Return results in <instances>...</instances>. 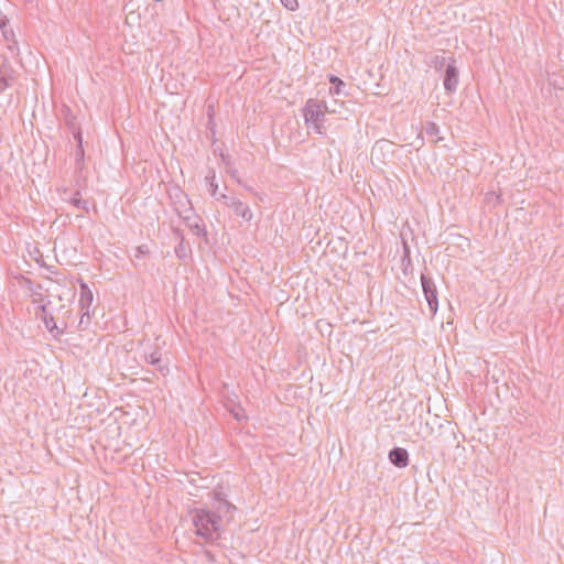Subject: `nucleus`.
<instances>
[{"mask_svg":"<svg viewBox=\"0 0 564 564\" xmlns=\"http://www.w3.org/2000/svg\"><path fill=\"white\" fill-rule=\"evenodd\" d=\"M192 522L196 535L205 542H214L220 536V516L214 511L198 508L193 511Z\"/></svg>","mask_w":564,"mask_h":564,"instance_id":"nucleus-1","label":"nucleus"},{"mask_svg":"<svg viewBox=\"0 0 564 564\" xmlns=\"http://www.w3.org/2000/svg\"><path fill=\"white\" fill-rule=\"evenodd\" d=\"M325 110H328L326 105L315 99H308L303 109L306 124L312 126L314 131L319 134L325 132L323 126Z\"/></svg>","mask_w":564,"mask_h":564,"instance_id":"nucleus-2","label":"nucleus"},{"mask_svg":"<svg viewBox=\"0 0 564 564\" xmlns=\"http://www.w3.org/2000/svg\"><path fill=\"white\" fill-rule=\"evenodd\" d=\"M422 291L429 306L430 315L436 314L438 308L437 290L433 279L424 273L421 274Z\"/></svg>","mask_w":564,"mask_h":564,"instance_id":"nucleus-3","label":"nucleus"},{"mask_svg":"<svg viewBox=\"0 0 564 564\" xmlns=\"http://www.w3.org/2000/svg\"><path fill=\"white\" fill-rule=\"evenodd\" d=\"M217 200L224 202L230 209H232L236 216L241 217L245 221L250 223L252 220L253 213L249 205L242 200L226 194H219Z\"/></svg>","mask_w":564,"mask_h":564,"instance_id":"nucleus-4","label":"nucleus"},{"mask_svg":"<svg viewBox=\"0 0 564 564\" xmlns=\"http://www.w3.org/2000/svg\"><path fill=\"white\" fill-rule=\"evenodd\" d=\"M93 292L86 284L80 285V299H79V307L82 312V317L79 322V326L84 324H89L90 322V306L93 304Z\"/></svg>","mask_w":564,"mask_h":564,"instance_id":"nucleus-5","label":"nucleus"},{"mask_svg":"<svg viewBox=\"0 0 564 564\" xmlns=\"http://www.w3.org/2000/svg\"><path fill=\"white\" fill-rule=\"evenodd\" d=\"M173 199V206L174 210L178 215V217H182L186 214L192 215L193 214V206L191 200L188 199L187 195L183 193L182 191H177L173 196H171Z\"/></svg>","mask_w":564,"mask_h":564,"instance_id":"nucleus-6","label":"nucleus"},{"mask_svg":"<svg viewBox=\"0 0 564 564\" xmlns=\"http://www.w3.org/2000/svg\"><path fill=\"white\" fill-rule=\"evenodd\" d=\"M458 69L454 61L446 65L444 74V88L447 93H454L458 86Z\"/></svg>","mask_w":564,"mask_h":564,"instance_id":"nucleus-7","label":"nucleus"},{"mask_svg":"<svg viewBox=\"0 0 564 564\" xmlns=\"http://www.w3.org/2000/svg\"><path fill=\"white\" fill-rule=\"evenodd\" d=\"M14 69L7 58H1L0 63V93L4 91L9 86L10 82L13 80Z\"/></svg>","mask_w":564,"mask_h":564,"instance_id":"nucleus-8","label":"nucleus"},{"mask_svg":"<svg viewBox=\"0 0 564 564\" xmlns=\"http://www.w3.org/2000/svg\"><path fill=\"white\" fill-rule=\"evenodd\" d=\"M390 462L399 468L406 467L409 464V454L405 448L402 447H393L389 452Z\"/></svg>","mask_w":564,"mask_h":564,"instance_id":"nucleus-9","label":"nucleus"},{"mask_svg":"<svg viewBox=\"0 0 564 564\" xmlns=\"http://www.w3.org/2000/svg\"><path fill=\"white\" fill-rule=\"evenodd\" d=\"M181 218L195 235L200 236L206 234L204 226L200 224L202 219L195 214V210H193L192 215L186 214Z\"/></svg>","mask_w":564,"mask_h":564,"instance_id":"nucleus-10","label":"nucleus"},{"mask_svg":"<svg viewBox=\"0 0 564 564\" xmlns=\"http://www.w3.org/2000/svg\"><path fill=\"white\" fill-rule=\"evenodd\" d=\"M145 360L148 364L155 367V369L162 375L166 376L170 372L167 364H164L161 358V352L159 350H153L149 354H145Z\"/></svg>","mask_w":564,"mask_h":564,"instance_id":"nucleus-11","label":"nucleus"},{"mask_svg":"<svg viewBox=\"0 0 564 564\" xmlns=\"http://www.w3.org/2000/svg\"><path fill=\"white\" fill-rule=\"evenodd\" d=\"M215 502L217 503L215 506L216 511H214L216 514H219L220 518L223 514H227L231 512L232 510H236V507L230 503L221 492H216L214 496Z\"/></svg>","mask_w":564,"mask_h":564,"instance_id":"nucleus-12","label":"nucleus"},{"mask_svg":"<svg viewBox=\"0 0 564 564\" xmlns=\"http://www.w3.org/2000/svg\"><path fill=\"white\" fill-rule=\"evenodd\" d=\"M40 308H41V311H42L43 313H45V306H44V305H42ZM42 318H43L44 325H45V327L47 328V330H48L50 333L54 334V336H57V335H59V334H62V333H63V330H61V329L57 327V325H56V323H55V321H54V317H53L52 315H48V316H47L46 314H44V315L42 316Z\"/></svg>","mask_w":564,"mask_h":564,"instance_id":"nucleus-13","label":"nucleus"},{"mask_svg":"<svg viewBox=\"0 0 564 564\" xmlns=\"http://www.w3.org/2000/svg\"><path fill=\"white\" fill-rule=\"evenodd\" d=\"M424 131L426 135L432 139V142L437 143L442 140V138L438 137L440 127L435 122H426Z\"/></svg>","mask_w":564,"mask_h":564,"instance_id":"nucleus-14","label":"nucleus"},{"mask_svg":"<svg viewBox=\"0 0 564 564\" xmlns=\"http://www.w3.org/2000/svg\"><path fill=\"white\" fill-rule=\"evenodd\" d=\"M329 83H330L329 93L332 95H340L343 93V88L346 86V84L339 77H337L335 75L329 76Z\"/></svg>","mask_w":564,"mask_h":564,"instance_id":"nucleus-15","label":"nucleus"},{"mask_svg":"<svg viewBox=\"0 0 564 564\" xmlns=\"http://www.w3.org/2000/svg\"><path fill=\"white\" fill-rule=\"evenodd\" d=\"M174 232L181 238L180 243L175 247V254L180 259H184L187 257V248L184 245V237L180 229H175Z\"/></svg>","mask_w":564,"mask_h":564,"instance_id":"nucleus-16","label":"nucleus"},{"mask_svg":"<svg viewBox=\"0 0 564 564\" xmlns=\"http://www.w3.org/2000/svg\"><path fill=\"white\" fill-rule=\"evenodd\" d=\"M70 204L79 209H83L85 212L89 210V203L88 200H84L79 196V192H76L74 196L69 199Z\"/></svg>","mask_w":564,"mask_h":564,"instance_id":"nucleus-17","label":"nucleus"},{"mask_svg":"<svg viewBox=\"0 0 564 564\" xmlns=\"http://www.w3.org/2000/svg\"><path fill=\"white\" fill-rule=\"evenodd\" d=\"M73 135H74V139L77 141L78 145H77V151H76V156L77 159H83L84 158V150H83V138H82V131L80 130H74L73 131Z\"/></svg>","mask_w":564,"mask_h":564,"instance_id":"nucleus-18","label":"nucleus"},{"mask_svg":"<svg viewBox=\"0 0 564 564\" xmlns=\"http://www.w3.org/2000/svg\"><path fill=\"white\" fill-rule=\"evenodd\" d=\"M206 180H210L209 192H210V195L217 199L219 196H217L218 185L214 182L215 174L213 173L212 176H206Z\"/></svg>","mask_w":564,"mask_h":564,"instance_id":"nucleus-19","label":"nucleus"},{"mask_svg":"<svg viewBox=\"0 0 564 564\" xmlns=\"http://www.w3.org/2000/svg\"><path fill=\"white\" fill-rule=\"evenodd\" d=\"M285 9L290 11H295L299 8L297 0H280Z\"/></svg>","mask_w":564,"mask_h":564,"instance_id":"nucleus-20","label":"nucleus"},{"mask_svg":"<svg viewBox=\"0 0 564 564\" xmlns=\"http://www.w3.org/2000/svg\"><path fill=\"white\" fill-rule=\"evenodd\" d=\"M149 252L148 250V247L142 245V246H139L137 247L135 249V252H134V258L135 259H140L141 257H143L144 254H147Z\"/></svg>","mask_w":564,"mask_h":564,"instance_id":"nucleus-21","label":"nucleus"},{"mask_svg":"<svg viewBox=\"0 0 564 564\" xmlns=\"http://www.w3.org/2000/svg\"><path fill=\"white\" fill-rule=\"evenodd\" d=\"M445 65V57L444 56H436L435 58V62H434V67L435 68H442L443 66Z\"/></svg>","mask_w":564,"mask_h":564,"instance_id":"nucleus-22","label":"nucleus"},{"mask_svg":"<svg viewBox=\"0 0 564 564\" xmlns=\"http://www.w3.org/2000/svg\"><path fill=\"white\" fill-rule=\"evenodd\" d=\"M8 20L4 15L0 14V28L3 29L7 24Z\"/></svg>","mask_w":564,"mask_h":564,"instance_id":"nucleus-23","label":"nucleus"},{"mask_svg":"<svg viewBox=\"0 0 564 564\" xmlns=\"http://www.w3.org/2000/svg\"><path fill=\"white\" fill-rule=\"evenodd\" d=\"M73 120H74V118L67 119L66 120L67 124L72 128V131L79 130L78 128H75Z\"/></svg>","mask_w":564,"mask_h":564,"instance_id":"nucleus-24","label":"nucleus"},{"mask_svg":"<svg viewBox=\"0 0 564 564\" xmlns=\"http://www.w3.org/2000/svg\"><path fill=\"white\" fill-rule=\"evenodd\" d=\"M231 176L239 183L241 184V181L238 178V172L237 171H232L231 172Z\"/></svg>","mask_w":564,"mask_h":564,"instance_id":"nucleus-25","label":"nucleus"},{"mask_svg":"<svg viewBox=\"0 0 564 564\" xmlns=\"http://www.w3.org/2000/svg\"><path fill=\"white\" fill-rule=\"evenodd\" d=\"M234 415H235V417H236L238 421H240V420H241V416L239 415V413H238V412H235V413H234Z\"/></svg>","mask_w":564,"mask_h":564,"instance_id":"nucleus-26","label":"nucleus"},{"mask_svg":"<svg viewBox=\"0 0 564 564\" xmlns=\"http://www.w3.org/2000/svg\"><path fill=\"white\" fill-rule=\"evenodd\" d=\"M243 186H245V188H246L247 191L251 192L250 186H247V185H243Z\"/></svg>","mask_w":564,"mask_h":564,"instance_id":"nucleus-27","label":"nucleus"}]
</instances>
